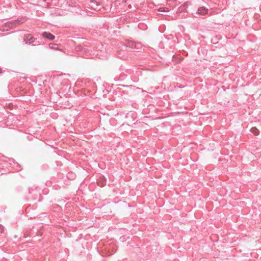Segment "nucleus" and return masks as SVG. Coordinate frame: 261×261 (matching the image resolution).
<instances>
[{
    "label": "nucleus",
    "mask_w": 261,
    "mask_h": 261,
    "mask_svg": "<svg viewBox=\"0 0 261 261\" xmlns=\"http://www.w3.org/2000/svg\"><path fill=\"white\" fill-rule=\"evenodd\" d=\"M208 13V9L204 7H199L197 11L193 14L195 17H198L200 15H204Z\"/></svg>",
    "instance_id": "nucleus-1"
},
{
    "label": "nucleus",
    "mask_w": 261,
    "mask_h": 261,
    "mask_svg": "<svg viewBox=\"0 0 261 261\" xmlns=\"http://www.w3.org/2000/svg\"><path fill=\"white\" fill-rule=\"evenodd\" d=\"M23 41L25 42V44L29 45H35L34 44V43L35 42V39L32 36L31 34H27V35H25Z\"/></svg>",
    "instance_id": "nucleus-2"
},
{
    "label": "nucleus",
    "mask_w": 261,
    "mask_h": 261,
    "mask_svg": "<svg viewBox=\"0 0 261 261\" xmlns=\"http://www.w3.org/2000/svg\"><path fill=\"white\" fill-rule=\"evenodd\" d=\"M20 21L18 20H13L11 22H8L6 23V27H8L9 28H12L15 27L17 24H19Z\"/></svg>",
    "instance_id": "nucleus-3"
},
{
    "label": "nucleus",
    "mask_w": 261,
    "mask_h": 261,
    "mask_svg": "<svg viewBox=\"0 0 261 261\" xmlns=\"http://www.w3.org/2000/svg\"><path fill=\"white\" fill-rule=\"evenodd\" d=\"M42 36L44 38H46L49 40H53L55 38V36L53 35H52L50 33L46 32H44L42 33Z\"/></svg>",
    "instance_id": "nucleus-4"
},
{
    "label": "nucleus",
    "mask_w": 261,
    "mask_h": 261,
    "mask_svg": "<svg viewBox=\"0 0 261 261\" xmlns=\"http://www.w3.org/2000/svg\"><path fill=\"white\" fill-rule=\"evenodd\" d=\"M251 132L254 135H258L259 134V130L256 127H252L250 130Z\"/></svg>",
    "instance_id": "nucleus-5"
},
{
    "label": "nucleus",
    "mask_w": 261,
    "mask_h": 261,
    "mask_svg": "<svg viewBox=\"0 0 261 261\" xmlns=\"http://www.w3.org/2000/svg\"><path fill=\"white\" fill-rule=\"evenodd\" d=\"M75 176H76L75 174L72 172L68 173L67 175V177L70 179H73L75 177Z\"/></svg>",
    "instance_id": "nucleus-6"
},
{
    "label": "nucleus",
    "mask_w": 261,
    "mask_h": 261,
    "mask_svg": "<svg viewBox=\"0 0 261 261\" xmlns=\"http://www.w3.org/2000/svg\"><path fill=\"white\" fill-rule=\"evenodd\" d=\"M98 6L97 2H96L95 1H92L91 2V6L92 7H94L95 6Z\"/></svg>",
    "instance_id": "nucleus-7"
},
{
    "label": "nucleus",
    "mask_w": 261,
    "mask_h": 261,
    "mask_svg": "<svg viewBox=\"0 0 261 261\" xmlns=\"http://www.w3.org/2000/svg\"><path fill=\"white\" fill-rule=\"evenodd\" d=\"M159 11L160 12H168L169 10H168L167 8H164V7H162V8H160L159 9Z\"/></svg>",
    "instance_id": "nucleus-8"
},
{
    "label": "nucleus",
    "mask_w": 261,
    "mask_h": 261,
    "mask_svg": "<svg viewBox=\"0 0 261 261\" xmlns=\"http://www.w3.org/2000/svg\"><path fill=\"white\" fill-rule=\"evenodd\" d=\"M2 71V69L0 68V73H1Z\"/></svg>",
    "instance_id": "nucleus-9"
}]
</instances>
